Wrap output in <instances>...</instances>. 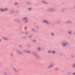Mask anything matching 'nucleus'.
<instances>
[{"instance_id":"f257e3e1","label":"nucleus","mask_w":75,"mask_h":75,"mask_svg":"<svg viewBox=\"0 0 75 75\" xmlns=\"http://www.w3.org/2000/svg\"><path fill=\"white\" fill-rule=\"evenodd\" d=\"M12 70L14 71V72H18V71H17V70L15 67H12Z\"/></svg>"},{"instance_id":"f03ea898","label":"nucleus","mask_w":75,"mask_h":75,"mask_svg":"<svg viewBox=\"0 0 75 75\" xmlns=\"http://www.w3.org/2000/svg\"><path fill=\"white\" fill-rule=\"evenodd\" d=\"M43 23H46V24H49V23H49V22L46 20H43Z\"/></svg>"},{"instance_id":"7ed1b4c3","label":"nucleus","mask_w":75,"mask_h":75,"mask_svg":"<svg viewBox=\"0 0 75 75\" xmlns=\"http://www.w3.org/2000/svg\"><path fill=\"white\" fill-rule=\"evenodd\" d=\"M54 66V64H51L49 67H48V68H52V67Z\"/></svg>"},{"instance_id":"20e7f679","label":"nucleus","mask_w":75,"mask_h":75,"mask_svg":"<svg viewBox=\"0 0 75 75\" xmlns=\"http://www.w3.org/2000/svg\"><path fill=\"white\" fill-rule=\"evenodd\" d=\"M2 38L3 39V40H8V38L5 37H3Z\"/></svg>"},{"instance_id":"39448f33","label":"nucleus","mask_w":75,"mask_h":75,"mask_svg":"<svg viewBox=\"0 0 75 75\" xmlns=\"http://www.w3.org/2000/svg\"><path fill=\"white\" fill-rule=\"evenodd\" d=\"M27 19L28 18H27L25 17L23 19V20L24 21H25L26 20H27Z\"/></svg>"},{"instance_id":"423d86ee","label":"nucleus","mask_w":75,"mask_h":75,"mask_svg":"<svg viewBox=\"0 0 75 75\" xmlns=\"http://www.w3.org/2000/svg\"><path fill=\"white\" fill-rule=\"evenodd\" d=\"M63 44L64 46H66V45H67V43H63Z\"/></svg>"},{"instance_id":"0eeeda50","label":"nucleus","mask_w":75,"mask_h":75,"mask_svg":"<svg viewBox=\"0 0 75 75\" xmlns=\"http://www.w3.org/2000/svg\"><path fill=\"white\" fill-rule=\"evenodd\" d=\"M17 52H18V53L19 54H20L21 53V52H20L19 50H17Z\"/></svg>"},{"instance_id":"6e6552de","label":"nucleus","mask_w":75,"mask_h":75,"mask_svg":"<svg viewBox=\"0 0 75 75\" xmlns=\"http://www.w3.org/2000/svg\"><path fill=\"white\" fill-rule=\"evenodd\" d=\"M52 54H55L56 52L55 51H52Z\"/></svg>"},{"instance_id":"1a4fd4ad","label":"nucleus","mask_w":75,"mask_h":75,"mask_svg":"<svg viewBox=\"0 0 75 75\" xmlns=\"http://www.w3.org/2000/svg\"><path fill=\"white\" fill-rule=\"evenodd\" d=\"M0 10L1 11H4V9H2V8H1L0 9Z\"/></svg>"},{"instance_id":"9d476101","label":"nucleus","mask_w":75,"mask_h":75,"mask_svg":"<svg viewBox=\"0 0 75 75\" xmlns=\"http://www.w3.org/2000/svg\"><path fill=\"white\" fill-rule=\"evenodd\" d=\"M51 35L52 36H54V33H52L51 34Z\"/></svg>"},{"instance_id":"9b49d317","label":"nucleus","mask_w":75,"mask_h":75,"mask_svg":"<svg viewBox=\"0 0 75 75\" xmlns=\"http://www.w3.org/2000/svg\"><path fill=\"white\" fill-rule=\"evenodd\" d=\"M10 56H11V57H13V54L12 53H10Z\"/></svg>"},{"instance_id":"f8f14e48","label":"nucleus","mask_w":75,"mask_h":75,"mask_svg":"<svg viewBox=\"0 0 75 75\" xmlns=\"http://www.w3.org/2000/svg\"><path fill=\"white\" fill-rule=\"evenodd\" d=\"M68 33H69V34H71V33H72V32L71 31H69L68 32Z\"/></svg>"},{"instance_id":"ddd939ff","label":"nucleus","mask_w":75,"mask_h":75,"mask_svg":"<svg viewBox=\"0 0 75 75\" xmlns=\"http://www.w3.org/2000/svg\"><path fill=\"white\" fill-rule=\"evenodd\" d=\"M4 11H7V10H8V8H6L4 9Z\"/></svg>"},{"instance_id":"4468645a","label":"nucleus","mask_w":75,"mask_h":75,"mask_svg":"<svg viewBox=\"0 0 75 75\" xmlns=\"http://www.w3.org/2000/svg\"><path fill=\"white\" fill-rule=\"evenodd\" d=\"M67 23H71V21H67Z\"/></svg>"},{"instance_id":"2eb2a0df","label":"nucleus","mask_w":75,"mask_h":75,"mask_svg":"<svg viewBox=\"0 0 75 75\" xmlns=\"http://www.w3.org/2000/svg\"><path fill=\"white\" fill-rule=\"evenodd\" d=\"M42 2L43 3H46V2H45V1H42Z\"/></svg>"},{"instance_id":"dca6fc26","label":"nucleus","mask_w":75,"mask_h":75,"mask_svg":"<svg viewBox=\"0 0 75 75\" xmlns=\"http://www.w3.org/2000/svg\"><path fill=\"white\" fill-rule=\"evenodd\" d=\"M48 53H51V52L52 53V51L51 50H49L48 52Z\"/></svg>"},{"instance_id":"f3484780","label":"nucleus","mask_w":75,"mask_h":75,"mask_svg":"<svg viewBox=\"0 0 75 75\" xmlns=\"http://www.w3.org/2000/svg\"><path fill=\"white\" fill-rule=\"evenodd\" d=\"M75 67V64H74L73 65L72 67H73V68H74Z\"/></svg>"},{"instance_id":"a211bd4d","label":"nucleus","mask_w":75,"mask_h":75,"mask_svg":"<svg viewBox=\"0 0 75 75\" xmlns=\"http://www.w3.org/2000/svg\"><path fill=\"white\" fill-rule=\"evenodd\" d=\"M40 50H41V48H40V47H38V50L39 51Z\"/></svg>"},{"instance_id":"6ab92c4d","label":"nucleus","mask_w":75,"mask_h":75,"mask_svg":"<svg viewBox=\"0 0 75 75\" xmlns=\"http://www.w3.org/2000/svg\"><path fill=\"white\" fill-rule=\"evenodd\" d=\"M25 21L26 23H27V22H28V19H27Z\"/></svg>"},{"instance_id":"aec40b11","label":"nucleus","mask_w":75,"mask_h":75,"mask_svg":"<svg viewBox=\"0 0 75 75\" xmlns=\"http://www.w3.org/2000/svg\"><path fill=\"white\" fill-rule=\"evenodd\" d=\"M26 52H28V53H30V51H26Z\"/></svg>"},{"instance_id":"412c9836","label":"nucleus","mask_w":75,"mask_h":75,"mask_svg":"<svg viewBox=\"0 0 75 75\" xmlns=\"http://www.w3.org/2000/svg\"><path fill=\"white\" fill-rule=\"evenodd\" d=\"M28 9L29 10H31V8H29Z\"/></svg>"},{"instance_id":"4be33fe9","label":"nucleus","mask_w":75,"mask_h":75,"mask_svg":"<svg viewBox=\"0 0 75 75\" xmlns=\"http://www.w3.org/2000/svg\"><path fill=\"white\" fill-rule=\"evenodd\" d=\"M52 9H50L49 10V11H52Z\"/></svg>"},{"instance_id":"5701e85b","label":"nucleus","mask_w":75,"mask_h":75,"mask_svg":"<svg viewBox=\"0 0 75 75\" xmlns=\"http://www.w3.org/2000/svg\"><path fill=\"white\" fill-rule=\"evenodd\" d=\"M33 41H34V42H35V41H36V40H33Z\"/></svg>"},{"instance_id":"b1692460","label":"nucleus","mask_w":75,"mask_h":75,"mask_svg":"<svg viewBox=\"0 0 75 75\" xmlns=\"http://www.w3.org/2000/svg\"><path fill=\"white\" fill-rule=\"evenodd\" d=\"M73 75H75V73H73Z\"/></svg>"},{"instance_id":"393cba45","label":"nucleus","mask_w":75,"mask_h":75,"mask_svg":"<svg viewBox=\"0 0 75 75\" xmlns=\"http://www.w3.org/2000/svg\"><path fill=\"white\" fill-rule=\"evenodd\" d=\"M32 31H34V29H32Z\"/></svg>"},{"instance_id":"a878e982","label":"nucleus","mask_w":75,"mask_h":75,"mask_svg":"<svg viewBox=\"0 0 75 75\" xmlns=\"http://www.w3.org/2000/svg\"><path fill=\"white\" fill-rule=\"evenodd\" d=\"M1 39L0 38V42H1Z\"/></svg>"},{"instance_id":"bb28decb","label":"nucleus","mask_w":75,"mask_h":75,"mask_svg":"<svg viewBox=\"0 0 75 75\" xmlns=\"http://www.w3.org/2000/svg\"><path fill=\"white\" fill-rule=\"evenodd\" d=\"M15 4H17V3L16 2L15 3Z\"/></svg>"},{"instance_id":"cd10ccee","label":"nucleus","mask_w":75,"mask_h":75,"mask_svg":"<svg viewBox=\"0 0 75 75\" xmlns=\"http://www.w3.org/2000/svg\"><path fill=\"white\" fill-rule=\"evenodd\" d=\"M26 34H27V33H26Z\"/></svg>"},{"instance_id":"c85d7f7f","label":"nucleus","mask_w":75,"mask_h":75,"mask_svg":"<svg viewBox=\"0 0 75 75\" xmlns=\"http://www.w3.org/2000/svg\"><path fill=\"white\" fill-rule=\"evenodd\" d=\"M24 52H25V51L24 50Z\"/></svg>"},{"instance_id":"c756f323","label":"nucleus","mask_w":75,"mask_h":75,"mask_svg":"<svg viewBox=\"0 0 75 75\" xmlns=\"http://www.w3.org/2000/svg\"><path fill=\"white\" fill-rule=\"evenodd\" d=\"M74 35H75V33H74Z\"/></svg>"}]
</instances>
